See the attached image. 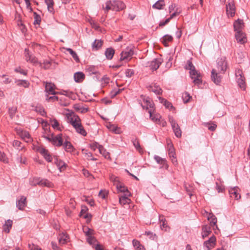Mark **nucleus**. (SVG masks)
<instances>
[{
    "mask_svg": "<svg viewBox=\"0 0 250 250\" xmlns=\"http://www.w3.org/2000/svg\"><path fill=\"white\" fill-rule=\"evenodd\" d=\"M227 67V63L224 58L217 60V67L211 71V78L212 81L216 84H219L222 79L221 74H224Z\"/></svg>",
    "mask_w": 250,
    "mask_h": 250,
    "instance_id": "nucleus-1",
    "label": "nucleus"
},
{
    "mask_svg": "<svg viewBox=\"0 0 250 250\" xmlns=\"http://www.w3.org/2000/svg\"><path fill=\"white\" fill-rule=\"evenodd\" d=\"M68 122H69L73 127L75 129L76 131L83 136H86L87 132L82 125L80 117L76 115L74 112H72L67 116Z\"/></svg>",
    "mask_w": 250,
    "mask_h": 250,
    "instance_id": "nucleus-2",
    "label": "nucleus"
},
{
    "mask_svg": "<svg viewBox=\"0 0 250 250\" xmlns=\"http://www.w3.org/2000/svg\"><path fill=\"white\" fill-rule=\"evenodd\" d=\"M125 8V4L120 0H114L106 2L105 9L107 11L112 10L113 11H119Z\"/></svg>",
    "mask_w": 250,
    "mask_h": 250,
    "instance_id": "nucleus-3",
    "label": "nucleus"
},
{
    "mask_svg": "<svg viewBox=\"0 0 250 250\" xmlns=\"http://www.w3.org/2000/svg\"><path fill=\"white\" fill-rule=\"evenodd\" d=\"M30 185L36 186L38 185L42 186L50 187L52 183L47 179H41L40 178L35 177L29 180Z\"/></svg>",
    "mask_w": 250,
    "mask_h": 250,
    "instance_id": "nucleus-4",
    "label": "nucleus"
},
{
    "mask_svg": "<svg viewBox=\"0 0 250 250\" xmlns=\"http://www.w3.org/2000/svg\"><path fill=\"white\" fill-rule=\"evenodd\" d=\"M133 48L127 47L121 53L120 61H127L130 59L133 55Z\"/></svg>",
    "mask_w": 250,
    "mask_h": 250,
    "instance_id": "nucleus-5",
    "label": "nucleus"
},
{
    "mask_svg": "<svg viewBox=\"0 0 250 250\" xmlns=\"http://www.w3.org/2000/svg\"><path fill=\"white\" fill-rule=\"evenodd\" d=\"M141 98L143 100V102L145 104V105H143L142 104H141L144 109L146 108V109H148L149 108H153L154 104L152 103V101L150 98H146L145 96L143 95H141ZM148 113H149L150 116L151 117L152 115V109H150L148 111Z\"/></svg>",
    "mask_w": 250,
    "mask_h": 250,
    "instance_id": "nucleus-6",
    "label": "nucleus"
},
{
    "mask_svg": "<svg viewBox=\"0 0 250 250\" xmlns=\"http://www.w3.org/2000/svg\"><path fill=\"white\" fill-rule=\"evenodd\" d=\"M237 79V82L239 86L243 90L246 88V83L245 81V78L243 75V73L241 70H238L235 73Z\"/></svg>",
    "mask_w": 250,
    "mask_h": 250,
    "instance_id": "nucleus-7",
    "label": "nucleus"
},
{
    "mask_svg": "<svg viewBox=\"0 0 250 250\" xmlns=\"http://www.w3.org/2000/svg\"><path fill=\"white\" fill-rule=\"evenodd\" d=\"M24 57L27 62L34 64L38 63L37 59L31 54L28 49L25 48L24 50Z\"/></svg>",
    "mask_w": 250,
    "mask_h": 250,
    "instance_id": "nucleus-8",
    "label": "nucleus"
},
{
    "mask_svg": "<svg viewBox=\"0 0 250 250\" xmlns=\"http://www.w3.org/2000/svg\"><path fill=\"white\" fill-rule=\"evenodd\" d=\"M111 180H113L114 185L116 186L117 190L121 192H125V193L127 192H129L127 188L124 185L121 184L117 179V177H111Z\"/></svg>",
    "mask_w": 250,
    "mask_h": 250,
    "instance_id": "nucleus-9",
    "label": "nucleus"
},
{
    "mask_svg": "<svg viewBox=\"0 0 250 250\" xmlns=\"http://www.w3.org/2000/svg\"><path fill=\"white\" fill-rule=\"evenodd\" d=\"M215 242L216 238L214 236H212L208 240L204 242L205 250H210L212 249L215 245Z\"/></svg>",
    "mask_w": 250,
    "mask_h": 250,
    "instance_id": "nucleus-10",
    "label": "nucleus"
},
{
    "mask_svg": "<svg viewBox=\"0 0 250 250\" xmlns=\"http://www.w3.org/2000/svg\"><path fill=\"white\" fill-rule=\"evenodd\" d=\"M226 12L228 15L233 17L235 13V7L233 1H229L226 4Z\"/></svg>",
    "mask_w": 250,
    "mask_h": 250,
    "instance_id": "nucleus-11",
    "label": "nucleus"
},
{
    "mask_svg": "<svg viewBox=\"0 0 250 250\" xmlns=\"http://www.w3.org/2000/svg\"><path fill=\"white\" fill-rule=\"evenodd\" d=\"M51 143L57 146H62L63 145L62 134H59L56 136H54V135H53V138Z\"/></svg>",
    "mask_w": 250,
    "mask_h": 250,
    "instance_id": "nucleus-12",
    "label": "nucleus"
},
{
    "mask_svg": "<svg viewBox=\"0 0 250 250\" xmlns=\"http://www.w3.org/2000/svg\"><path fill=\"white\" fill-rule=\"evenodd\" d=\"M45 83V91L47 94L55 95L56 92L55 91V85L52 83Z\"/></svg>",
    "mask_w": 250,
    "mask_h": 250,
    "instance_id": "nucleus-13",
    "label": "nucleus"
},
{
    "mask_svg": "<svg viewBox=\"0 0 250 250\" xmlns=\"http://www.w3.org/2000/svg\"><path fill=\"white\" fill-rule=\"evenodd\" d=\"M38 151L40 152L44 157V158L48 162H50L52 161V157L49 153L48 151L44 147H40L38 149Z\"/></svg>",
    "mask_w": 250,
    "mask_h": 250,
    "instance_id": "nucleus-14",
    "label": "nucleus"
},
{
    "mask_svg": "<svg viewBox=\"0 0 250 250\" xmlns=\"http://www.w3.org/2000/svg\"><path fill=\"white\" fill-rule=\"evenodd\" d=\"M162 62V59L160 58L153 59L149 65L150 69L152 70H156L159 67Z\"/></svg>",
    "mask_w": 250,
    "mask_h": 250,
    "instance_id": "nucleus-15",
    "label": "nucleus"
},
{
    "mask_svg": "<svg viewBox=\"0 0 250 250\" xmlns=\"http://www.w3.org/2000/svg\"><path fill=\"white\" fill-rule=\"evenodd\" d=\"M18 133L21 136V137L26 142H29L31 141V138L28 132L19 129L18 131Z\"/></svg>",
    "mask_w": 250,
    "mask_h": 250,
    "instance_id": "nucleus-16",
    "label": "nucleus"
},
{
    "mask_svg": "<svg viewBox=\"0 0 250 250\" xmlns=\"http://www.w3.org/2000/svg\"><path fill=\"white\" fill-rule=\"evenodd\" d=\"M235 38L237 42L240 44H244L247 42L246 35L243 32H238L235 34Z\"/></svg>",
    "mask_w": 250,
    "mask_h": 250,
    "instance_id": "nucleus-17",
    "label": "nucleus"
},
{
    "mask_svg": "<svg viewBox=\"0 0 250 250\" xmlns=\"http://www.w3.org/2000/svg\"><path fill=\"white\" fill-rule=\"evenodd\" d=\"M130 196L131 194L129 192L125 193L124 195L119 198V203L122 205L128 204L130 203V200L128 197Z\"/></svg>",
    "mask_w": 250,
    "mask_h": 250,
    "instance_id": "nucleus-18",
    "label": "nucleus"
},
{
    "mask_svg": "<svg viewBox=\"0 0 250 250\" xmlns=\"http://www.w3.org/2000/svg\"><path fill=\"white\" fill-rule=\"evenodd\" d=\"M26 198L24 196H21V198L16 202L17 207L20 210H23L24 207L26 206Z\"/></svg>",
    "mask_w": 250,
    "mask_h": 250,
    "instance_id": "nucleus-19",
    "label": "nucleus"
},
{
    "mask_svg": "<svg viewBox=\"0 0 250 250\" xmlns=\"http://www.w3.org/2000/svg\"><path fill=\"white\" fill-rule=\"evenodd\" d=\"M243 26V22L242 20L238 19L233 24L234 31L236 33L242 32V29Z\"/></svg>",
    "mask_w": 250,
    "mask_h": 250,
    "instance_id": "nucleus-20",
    "label": "nucleus"
},
{
    "mask_svg": "<svg viewBox=\"0 0 250 250\" xmlns=\"http://www.w3.org/2000/svg\"><path fill=\"white\" fill-rule=\"evenodd\" d=\"M85 78L84 74L82 72H78L74 74V78L76 82H82Z\"/></svg>",
    "mask_w": 250,
    "mask_h": 250,
    "instance_id": "nucleus-21",
    "label": "nucleus"
},
{
    "mask_svg": "<svg viewBox=\"0 0 250 250\" xmlns=\"http://www.w3.org/2000/svg\"><path fill=\"white\" fill-rule=\"evenodd\" d=\"M115 53L114 49L112 47L108 48L105 51L104 54L107 60H110L113 58Z\"/></svg>",
    "mask_w": 250,
    "mask_h": 250,
    "instance_id": "nucleus-22",
    "label": "nucleus"
},
{
    "mask_svg": "<svg viewBox=\"0 0 250 250\" xmlns=\"http://www.w3.org/2000/svg\"><path fill=\"white\" fill-rule=\"evenodd\" d=\"M148 90L150 91L155 93L157 95L161 94L162 93V90L161 87L156 85L149 86L148 87Z\"/></svg>",
    "mask_w": 250,
    "mask_h": 250,
    "instance_id": "nucleus-23",
    "label": "nucleus"
},
{
    "mask_svg": "<svg viewBox=\"0 0 250 250\" xmlns=\"http://www.w3.org/2000/svg\"><path fill=\"white\" fill-rule=\"evenodd\" d=\"M73 108L76 111L80 112L81 113H85L88 111V107H84L79 104H74Z\"/></svg>",
    "mask_w": 250,
    "mask_h": 250,
    "instance_id": "nucleus-24",
    "label": "nucleus"
},
{
    "mask_svg": "<svg viewBox=\"0 0 250 250\" xmlns=\"http://www.w3.org/2000/svg\"><path fill=\"white\" fill-rule=\"evenodd\" d=\"M238 189V188L236 187L229 190V193L230 195V196L233 195L236 200H238L241 198V195H239L237 192Z\"/></svg>",
    "mask_w": 250,
    "mask_h": 250,
    "instance_id": "nucleus-25",
    "label": "nucleus"
},
{
    "mask_svg": "<svg viewBox=\"0 0 250 250\" xmlns=\"http://www.w3.org/2000/svg\"><path fill=\"white\" fill-rule=\"evenodd\" d=\"M103 42L101 40H95L92 44L93 50H98L102 46Z\"/></svg>",
    "mask_w": 250,
    "mask_h": 250,
    "instance_id": "nucleus-26",
    "label": "nucleus"
},
{
    "mask_svg": "<svg viewBox=\"0 0 250 250\" xmlns=\"http://www.w3.org/2000/svg\"><path fill=\"white\" fill-rule=\"evenodd\" d=\"M63 147L66 151L68 152H72L73 151L74 148L71 143L67 141L64 142L63 144Z\"/></svg>",
    "mask_w": 250,
    "mask_h": 250,
    "instance_id": "nucleus-27",
    "label": "nucleus"
},
{
    "mask_svg": "<svg viewBox=\"0 0 250 250\" xmlns=\"http://www.w3.org/2000/svg\"><path fill=\"white\" fill-rule=\"evenodd\" d=\"M173 40V38L171 36L169 35H166L163 36L162 39H161V42L163 43V44L165 46H168V42H172Z\"/></svg>",
    "mask_w": 250,
    "mask_h": 250,
    "instance_id": "nucleus-28",
    "label": "nucleus"
},
{
    "mask_svg": "<svg viewBox=\"0 0 250 250\" xmlns=\"http://www.w3.org/2000/svg\"><path fill=\"white\" fill-rule=\"evenodd\" d=\"M154 159L157 163L162 165L163 166H166V168L168 167V166L167 164V161L165 159L162 158L159 156L155 155L154 156Z\"/></svg>",
    "mask_w": 250,
    "mask_h": 250,
    "instance_id": "nucleus-29",
    "label": "nucleus"
},
{
    "mask_svg": "<svg viewBox=\"0 0 250 250\" xmlns=\"http://www.w3.org/2000/svg\"><path fill=\"white\" fill-rule=\"evenodd\" d=\"M13 222L12 220L9 219L7 220L3 227V230L6 233H9L10 231V229H11L12 226Z\"/></svg>",
    "mask_w": 250,
    "mask_h": 250,
    "instance_id": "nucleus-30",
    "label": "nucleus"
},
{
    "mask_svg": "<svg viewBox=\"0 0 250 250\" xmlns=\"http://www.w3.org/2000/svg\"><path fill=\"white\" fill-rule=\"evenodd\" d=\"M210 228L208 226H204L202 228V236L203 238H205L208 236L211 232Z\"/></svg>",
    "mask_w": 250,
    "mask_h": 250,
    "instance_id": "nucleus-31",
    "label": "nucleus"
},
{
    "mask_svg": "<svg viewBox=\"0 0 250 250\" xmlns=\"http://www.w3.org/2000/svg\"><path fill=\"white\" fill-rule=\"evenodd\" d=\"M132 244L136 250H145L144 247L140 244V242L135 239L133 240Z\"/></svg>",
    "mask_w": 250,
    "mask_h": 250,
    "instance_id": "nucleus-32",
    "label": "nucleus"
},
{
    "mask_svg": "<svg viewBox=\"0 0 250 250\" xmlns=\"http://www.w3.org/2000/svg\"><path fill=\"white\" fill-rule=\"evenodd\" d=\"M185 188L190 198H191L194 192V188L192 186L189 184H185Z\"/></svg>",
    "mask_w": 250,
    "mask_h": 250,
    "instance_id": "nucleus-33",
    "label": "nucleus"
},
{
    "mask_svg": "<svg viewBox=\"0 0 250 250\" xmlns=\"http://www.w3.org/2000/svg\"><path fill=\"white\" fill-rule=\"evenodd\" d=\"M100 154H101L105 159L110 158V154L107 152L106 149L102 146L99 148V151Z\"/></svg>",
    "mask_w": 250,
    "mask_h": 250,
    "instance_id": "nucleus-34",
    "label": "nucleus"
},
{
    "mask_svg": "<svg viewBox=\"0 0 250 250\" xmlns=\"http://www.w3.org/2000/svg\"><path fill=\"white\" fill-rule=\"evenodd\" d=\"M85 70L90 75L96 74L98 73L96 67L93 65L87 66Z\"/></svg>",
    "mask_w": 250,
    "mask_h": 250,
    "instance_id": "nucleus-35",
    "label": "nucleus"
},
{
    "mask_svg": "<svg viewBox=\"0 0 250 250\" xmlns=\"http://www.w3.org/2000/svg\"><path fill=\"white\" fill-rule=\"evenodd\" d=\"M165 5V2L164 0H159L155 3H154L152 7L157 9H163V6Z\"/></svg>",
    "mask_w": 250,
    "mask_h": 250,
    "instance_id": "nucleus-36",
    "label": "nucleus"
},
{
    "mask_svg": "<svg viewBox=\"0 0 250 250\" xmlns=\"http://www.w3.org/2000/svg\"><path fill=\"white\" fill-rule=\"evenodd\" d=\"M47 6V8L50 12H52L54 11V1L53 0H44Z\"/></svg>",
    "mask_w": 250,
    "mask_h": 250,
    "instance_id": "nucleus-37",
    "label": "nucleus"
},
{
    "mask_svg": "<svg viewBox=\"0 0 250 250\" xmlns=\"http://www.w3.org/2000/svg\"><path fill=\"white\" fill-rule=\"evenodd\" d=\"M83 230L85 236L87 237L92 236L93 234L94 230L87 227H83Z\"/></svg>",
    "mask_w": 250,
    "mask_h": 250,
    "instance_id": "nucleus-38",
    "label": "nucleus"
},
{
    "mask_svg": "<svg viewBox=\"0 0 250 250\" xmlns=\"http://www.w3.org/2000/svg\"><path fill=\"white\" fill-rule=\"evenodd\" d=\"M66 50L71 55L73 59L75 60V61L77 62H80L79 57L75 51H73L72 49L70 48H67Z\"/></svg>",
    "mask_w": 250,
    "mask_h": 250,
    "instance_id": "nucleus-39",
    "label": "nucleus"
},
{
    "mask_svg": "<svg viewBox=\"0 0 250 250\" xmlns=\"http://www.w3.org/2000/svg\"><path fill=\"white\" fill-rule=\"evenodd\" d=\"M208 218L210 221V224L211 226H214L216 225L217 218L213 214H209Z\"/></svg>",
    "mask_w": 250,
    "mask_h": 250,
    "instance_id": "nucleus-40",
    "label": "nucleus"
},
{
    "mask_svg": "<svg viewBox=\"0 0 250 250\" xmlns=\"http://www.w3.org/2000/svg\"><path fill=\"white\" fill-rule=\"evenodd\" d=\"M35 110L40 113L42 116H44L46 112L44 111V109L41 105H37L35 107Z\"/></svg>",
    "mask_w": 250,
    "mask_h": 250,
    "instance_id": "nucleus-41",
    "label": "nucleus"
},
{
    "mask_svg": "<svg viewBox=\"0 0 250 250\" xmlns=\"http://www.w3.org/2000/svg\"><path fill=\"white\" fill-rule=\"evenodd\" d=\"M132 142L134 147L136 148L137 150H138L139 151V152H143V150L142 149L140 143L137 139H132Z\"/></svg>",
    "mask_w": 250,
    "mask_h": 250,
    "instance_id": "nucleus-42",
    "label": "nucleus"
},
{
    "mask_svg": "<svg viewBox=\"0 0 250 250\" xmlns=\"http://www.w3.org/2000/svg\"><path fill=\"white\" fill-rule=\"evenodd\" d=\"M172 129L173 130V132L175 134V135L177 138H180L182 136V131L180 129V127H179V125L177 126H175V127H172Z\"/></svg>",
    "mask_w": 250,
    "mask_h": 250,
    "instance_id": "nucleus-43",
    "label": "nucleus"
},
{
    "mask_svg": "<svg viewBox=\"0 0 250 250\" xmlns=\"http://www.w3.org/2000/svg\"><path fill=\"white\" fill-rule=\"evenodd\" d=\"M17 85L23 86L24 87H28L29 85V83L26 80H18L16 81Z\"/></svg>",
    "mask_w": 250,
    "mask_h": 250,
    "instance_id": "nucleus-44",
    "label": "nucleus"
},
{
    "mask_svg": "<svg viewBox=\"0 0 250 250\" xmlns=\"http://www.w3.org/2000/svg\"><path fill=\"white\" fill-rule=\"evenodd\" d=\"M189 73L192 79H193L194 77H201L200 74L198 73L197 71L195 69V67L194 68L191 69L189 70Z\"/></svg>",
    "mask_w": 250,
    "mask_h": 250,
    "instance_id": "nucleus-45",
    "label": "nucleus"
},
{
    "mask_svg": "<svg viewBox=\"0 0 250 250\" xmlns=\"http://www.w3.org/2000/svg\"><path fill=\"white\" fill-rule=\"evenodd\" d=\"M83 153L85 155V156L86 157L87 159L93 160V161H96L97 160L96 158H94L92 157V154L91 152L88 151L86 150H83Z\"/></svg>",
    "mask_w": 250,
    "mask_h": 250,
    "instance_id": "nucleus-46",
    "label": "nucleus"
},
{
    "mask_svg": "<svg viewBox=\"0 0 250 250\" xmlns=\"http://www.w3.org/2000/svg\"><path fill=\"white\" fill-rule=\"evenodd\" d=\"M50 123H51L52 126L54 128H56L58 130H61L59 127V123L56 119H53L50 120Z\"/></svg>",
    "mask_w": 250,
    "mask_h": 250,
    "instance_id": "nucleus-47",
    "label": "nucleus"
},
{
    "mask_svg": "<svg viewBox=\"0 0 250 250\" xmlns=\"http://www.w3.org/2000/svg\"><path fill=\"white\" fill-rule=\"evenodd\" d=\"M191 97L188 92H185L182 94V99L184 103H187L189 102Z\"/></svg>",
    "mask_w": 250,
    "mask_h": 250,
    "instance_id": "nucleus-48",
    "label": "nucleus"
},
{
    "mask_svg": "<svg viewBox=\"0 0 250 250\" xmlns=\"http://www.w3.org/2000/svg\"><path fill=\"white\" fill-rule=\"evenodd\" d=\"M168 155L171 159V162L174 165L177 164V160L176 157V154L175 152L171 153H168Z\"/></svg>",
    "mask_w": 250,
    "mask_h": 250,
    "instance_id": "nucleus-49",
    "label": "nucleus"
},
{
    "mask_svg": "<svg viewBox=\"0 0 250 250\" xmlns=\"http://www.w3.org/2000/svg\"><path fill=\"white\" fill-rule=\"evenodd\" d=\"M194 66L193 65L192 61L191 59L190 60H188L187 62V63L186 66H185V69L187 70H190L191 69L194 68Z\"/></svg>",
    "mask_w": 250,
    "mask_h": 250,
    "instance_id": "nucleus-50",
    "label": "nucleus"
},
{
    "mask_svg": "<svg viewBox=\"0 0 250 250\" xmlns=\"http://www.w3.org/2000/svg\"><path fill=\"white\" fill-rule=\"evenodd\" d=\"M124 89H114L110 92V96L112 98L119 94Z\"/></svg>",
    "mask_w": 250,
    "mask_h": 250,
    "instance_id": "nucleus-51",
    "label": "nucleus"
},
{
    "mask_svg": "<svg viewBox=\"0 0 250 250\" xmlns=\"http://www.w3.org/2000/svg\"><path fill=\"white\" fill-rule=\"evenodd\" d=\"M0 161L4 163H8V159L6 156V155L3 152H2L0 151Z\"/></svg>",
    "mask_w": 250,
    "mask_h": 250,
    "instance_id": "nucleus-52",
    "label": "nucleus"
},
{
    "mask_svg": "<svg viewBox=\"0 0 250 250\" xmlns=\"http://www.w3.org/2000/svg\"><path fill=\"white\" fill-rule=\"evenodd\" d=\"M51 65V62L49 61H46L43 62V63H40V66L43 68L45 69H48Z\"/></svg>",
    "mask_w": 250,
    "mask_h": 250,
    "instance_id": "nucleus-53",
    "label": "nucleus"
},
{
    "mask_svg": "<svg viewBox=\"0 0 250 250\" xmlns=\"http://www.w3.org/2000/svg\"><path fill=\"white\" fill-rule=\"evenodd\" d=\"M34 15L35 19L34 24H40L41 21L40 16L39 15H38L36 12H34Z\"/></svg>",
    "mask_w": 250,
    "mask_h": 250,
    "instance_id": "nucleus-54",
    "label": "nucleus"
},
{
    "mask_svg": "<svg viewBox=\"0 0 250 250\" xmlns=\"http://www.w3.org/2000/svg\"><path fill=\"white\" fill-rule=\"evenodd\" d=\"M68 237L67 235L64 234L62 235L59 238V242L60 244H64L67 241Z\"/></svg>",
    "mask_w": 250,
    "mask_h": 250,
    "instance_id": "nucleus-55",
    "label": "nucleus"
},
{
    "mask_svg": "<svg viewBox=\"0 0 250 250\" xmlns=\"http://www.w3.org/2000/svg\"><path fill=\"white\" fill-rule=\"evenodd\" d=\"M100 146H102V145H99L98 143L95 142L93 143L92 144H91L90 146V148L93 150V151H95L97 148L99 150V148Z\"/></svg>",
    "mask_w": 250,
    "mask_h": 250,
    "instance_id": "nucleus-56",
    "label": "nucleus"
},
{
    "mask_svg": "<svg viewBox=\"0 0 250 250\" xmlns=\"http://www.w3.org/2000/svg\"><path fill=\"white\" fill-rule=\"evenodd\" d=\"M169 122L171 124V127H175V126L177 127V125H178L175 120L174 119V118L172 116H169Z\"/></svg>",
    "mask_w": 250,
    "mask_h": 250,
    "instance_id": "nucleus-57",
    "label": "nucleus"
},
{
    "mask_svg": "<svg viewBox=\"0 0 250 250\" xmlns=\"http://www.w3.org/2000/svg\"><path fill=\"white\" fill-rule=\"evenodd\" d=\"M169 122L171 124V127H175V126L177 127V125H178L175 120L174 119V118L172 116H169Z\"/></svg>",
    "mask_w": 250,
    "mask_h": 250,
    "instance_id": "nucleus-58",
    "label": "nucleus"
},
{
    "mask_svg": "<svg viewBox=\"0 0 250 250\" xmlns=\"http://www.w3.org/2000/svg\"><path fill=\"white\" fill-rule=\"evenodd\" d=\"M48 95L49 94H46V100L48 102H50V101L54 102V101H58V97L55 96H53L49 97Z\"/></svg>",
    "mask_w": 250,
    "mask_h": 250,
    "instance_id": "nucleus-59",
    "label": "nucleus"
},
{
    "mask_svg": "<svg viewBox=\"0 0 250 250\" xmlns=\"http://www.w3.org/2000/svg\"><path fill=\"white\" fill-rule=\"evenodd\" d=\"M86 211H87V208L86 207H85L84 208L82 209L81 212H80L81 216H83V217L84 218H88L89 217V215H90L88 214V213H86L85 214Z\"/></svg>",
    "mask_w": 250,
    "mask_h": 250,
    "instance_id": "nucleus-60",
    "label": "nucleus"
},
{
    "mask_svg": "<svg viewBox=\"0 0 250 250\" xmlns=\"http://www.w3.org/2000/svg\"><path fill=\"white\" fill-rule=\"evenodd\" d=\"M28 248L30 250H42L39 246L33 244H28Z\"/></svg>",
    "mask_w": 250,
    "mask_h": 250,
    "instance_id": "nucleus-61",
    "label": "nucleus"
},
{
    "mask_svg": "<svg viewBox=\"0 0 250 250\" xmlns=\"http://www.w3.org/2000/svg\"><path fill=\"white\" fill-rule=\"evenodd\" d=\"M95 238L92 236L87 237V241L90 245H93L96 242Z\"/></svg>",
    "mask_w": 250,
    "mask_h": 250,
    "instance_id": "nucleus-62",
    "label": "nucleus"
},
{
    "mask_svg": "<svg viewBox=\"0 0 250 250\" xmlns=\"http://www.w3.org/2000/svg\"><path fill=\"white\" fill-rule=\"evenodd\" d=\"M134 74L133 70L130 69H127L125 71V76L127 77H131Z\"/></svg>",
    "mask_w": 250,
    "mask_h": 250,
    "instance_id": "nucleus-63",
    "label": "nucleus"
},
{
    "mask_svg": "<svg viewBox=\"0 0 250 250\" xmlns=\"http://www.w3.org/2000/svg\"><path fill=\"white\" fill-rule=\"evenodd\" d=\"M201 77H194L193 79V83L195 84L199 85L202 83V80L200 79Z\"/></svg>",
    "mask_w": 250,
    "mask_h": 250,
    "instance_id": "nucleus-64",
    "label": "nucleus"
}]
</instances>
